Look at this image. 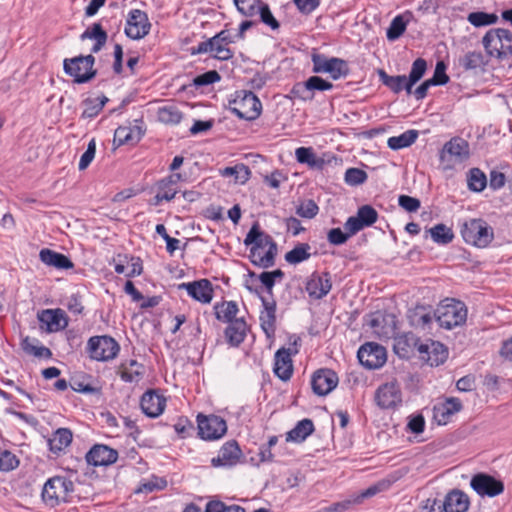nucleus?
<instances>
[{
    "mask_svg": "<svg viewBox=\"0 0 512 512\" xmlns=\"http://www.w3.org/2000/svg\"><path fill=\"white\" fill-rule=\"evenodd\" d=\"M470 149L466 140L454 137L443 146L439 159L443 171L457 169L469 159Z\"/></svg>",
    "mask_w": 512,
    "mask_h": 512,
    "instance_id": "obj_1",
    "label": "nucleus"
},
{
    "mask_svg": "<svg viewBox=\"0 0 512 512\" xmlns=\"http://www.w3.org/2000/svg\"><path fill=\"white\" fill-rule=\"evenodd\" d=\"M435 319L445 329H452L466 322L467 308L461 301L446 299L434 312Z\"/></svg>",
    "mask_w": 512,
    "mask_h": 512,
    "instance_id": "obj_2",
    "label": "nucleus"
},
{
    "mask_svg": "<svg viewBox=\"0 0 512 512\" xmlns=\"http://www.w3.org/2000/svg\"><path fill=\"white\" fill-rule=\"evenodd\" d=\"M74 492V483L66 476L57 475L49 478L42 489V499L49 506L67 502Z\"/></svg>",
    "mask_w": 512,
    "mask_h": 512,
    "instance_id": "obj_3",
    "label": "nucleus"
},
{
    "mask_svg": "<svg viewBox=\"0 0 512 512\" xmlns=\"http://www.w3.org/2000/svg\"><path fill=\"white\" fill-rule=\"evenodd\" d=\"M482 44L489 56L506 58L512 48V33L503 28L490 29L484 35Z\"/></svg>",
    "mask_w": 512,
    "mask_h": 512,
    "instance_id": "obj_4",
    "label": "nucleus"
},
{
    "mask_svg": "<svg viewBox=\"0 0 512 512\" xmlns=\"http://www.w3.org/2000/svg\"><path fill=\"white\" fill-rule=\"evenodd\" d=\"M461 235L467 244L478 248L487 247L494 238L493 229L482 219H470L461 228Z\"/></svg>",
    "mask_w": 512,
    "mask_h": 512,
    "instance_id": "obj_5",
    "label": "nucleus"
},
{
    "mask_svg": "<svg viewBox=\"0 0 512 512\" xmlns=\"http://www.w3.org/2000/svg\"><path fill=\"white\" fill-rule=\"evenodd\" d=\"M95 57L93 55L67 58L63 61L64 72L74 78V82L87 83L96 76L94 69Z\"/></svg>",
    "mask_w": 512,
    "mask_h": 512,
    "instance_id": "obj_6",
    "label": "nucleus"
},
{
    "mask_svg": "<svg viewBox=\"0 0 512 512\" xmlns=\"http://www.w3.org/2000/svg\"><path fill=\"white\" fill-rule=\"evenodd\" d=\"M231 111L240 119L255 120L262 111V104L258 97L251 91H239L235 99L230 103Z\"/></svg>",
    "mask_w": 512,
    "mask_h": 512,
    "instance_id": "obj_7",
    "label": "nucleus"
},
{
    "mask_svg": "<svg viewBox=\"0 0 512 512\" xmlns=\"http://www.w3.org/2000/svg\"><path fill=\"white\" fill-rule=\"evenodd\" d=\"M312 71L317 74L327 73L333 80L346 77L349 67L345 60L337 57H327L324 54L313 53L311 55Z\"/></svg>",
    "mask_w": 512,
    "mask_h": 512,
    "instance_id": "obj_8",
    "label": "nucleus"
},
{
    "mask_svg": "<svg viewBox=\"0 0 512 512\" xmlns=\"http://www.w3.org/2000/svg\"><path fill=\"white\" fill-rule=\"evenodd\" d=\"M90 357L97 361H108L119 352L118 343L110 336H93L87 344Z\"/></svg>",
    "mask_w": 512,
    "mask_h": 512,
    "instance_id": "obj_9",
    "label": "nucleus"
},
{
    "mask_svg": "<svg viewBox=\"0 0 512 512\" xmlns=\"http://www.w3.org/2000/svg\"><path fill=\"white\" fill-rule=\"evenodd\" d=\"M151 23L148 15L140 9H132L127 16L125 34L132 40H140L149 34Z\"/></svg>",
    "mask_w": 512,
    "mask_h": 512,
    "instance_id": "obj_10",
    "label": "nucleus"
},
{
    "mask_svg": "<svg viewBox=\"0 0 512 512\" xmlns=\"http://www.w3.org/2000/svg\"><path fill=\"white\" fill-rule=\"evenodd\" d=\"M198 434L204 440H216L225 435L227 425L224 419L219 416L210 415L197 416Z\"/></svg>",
    "mask_w": 512,
    "mask_h": 512,
    "instance_id": "obj_11",
    "label": "nucleus"
},
{
    "mask_svg": "<svg viewBox=\"0 0 512 512\" xmlns=\"http://www.w3.org/2000/svg\"><path fill=\"white\" fill-rule=\"evenodd\" d=\"M470 486L481 497L492 498L504 491L503 482L486 473L475 474L471 478Z\"/></svg>",
    "mask_w": 512,
    "mask_h": 512,
    "instance_id": "obj_12",
    "label": "nucleus"
},
{
    "mask_svg": "<svg viewBox=\"0 0 512 512\" xmlns=\"http://www.w3.org/2000/svg\"><path fill=\"white\" fill-rule=\"evenodd\" d=\"M359 362L368 369H376L386 362V350L383 346L368 342L363 344L357 353Z\"/></svg>",
    "mask_w": 512,
    "mask_h": 512,
    "instance_id": "obj_13",
    "label": "nucleus"
},
{
    "mask_svg": "<svg viewBox=\"0 0 512 512\" xmlns=\"http://www.w3.org/2000/svg\"><path fill=\"white\" fill-rule=\"evenodd\" d=\"M414 346L422 361L430 366H439L447 359V349L440 342L428 341L426 343L414 342Z\"/></svg>",
    "mask_w": 512,
    "mask_h": 512,
    "instance_id": "obj_14",
    "label": "nucleus"
},
{
    "mask_svg": "<svg viewBox=\"0 0 512 512\" xmlns=\"http://www.w3.org/2000/svg\"><path fill=\"white\" fill-rule=\"evenodd\" d=\"M40 330L52 333L67 327L68 321L65 312L61 309H45L37 315Z\"/></svg>",
    "mask_w": 512,
    "mask_h": 512,
    "instance_id": "obj_15",
    "label": "nucleus"
},
{
    "mask_svg": "<svg viewBox=\"0 0 512 512\" xmlns=\"http://www.w3.org/2000/svg\"><path fill=\"white\" fill-rule=\"evenodd\" d=\"M338 384V376L331 369L317 370L312 377L313 392L319 396L329 394Z\"/></svg>",
    "mask_w": 512,
    "mask_h": 512,
    "instance_id": "obj_16",
    "label": "nucleus"
},
{
    "mask_svg": "<svg viewBox=\"0 0 512 512\" xmlns=\"http://www.w3.org/2000/svg\"><path fill=\"white\" fill-rule=\"evenodd\" d=\"M86 461L93 466H109L118 459V452L107 445L96 444L86 454Z\"/></svg>",
    "mask_w": 512,
    "mask_h": 512,
    "instance_id": "obj_17",
    "label": "nucleus"
},
{
    "mask_svg": "<svg viewBox=\"0 0 512 512\" xmlns=\"http://www.w3.org/2000/svg\"><path fill=\"white\" fill-rule=\"evenodd\" d=\"M178 288L185 289L189 296L201 303H210L213 298V288L207 279L181 283Z\"/></svg>",
    "mask_w": 512,
    "mask_h": 512,
    "instance_id": "obj_18",
    "label": "nucleus"
},
{
    "mask_svg": "<svg viewBox=\"0 0 512 512\" xmlns=\"http://www.w3.org/2000/svg\"><path fill=\"white\" fill-rule=\"evenodd\" d=\"M331 288V277L328 272L321 275L313 273L306 283V291L314 299L323 298L330 292Z\"/></svg>",
    "mask_w": 512,
    "mask_h": 512,
    "instance_id": "obj_19",
    "label": "nucleus"
},
{
    "mask_svg": "<svg viewBox=\"0 0 512 512\" xmlns=\"http://www.w3.org/2000/svg\"><path fill=\"white\" fill-rule=\"evenodd\" d=\"M462 403L458 398L450 397L438 403L433 408V417L440 425H446L451 417L462 410Z\"/></svg>",
    "mask_w": 512,
    "mask_h": 512,
    "instance_id": "obj_20",
    "label": "nucleus"
},
{
    "mask_svg": "<svg viewBox=\"0 0 512 512\" xmlns=\"http://www.w3.org/2000/svg\"><path fill=\"white\" fill-rule=\"evenodd\" d=\"M141 409L148 417H158L165 409L166 399L153 390L143 394L140 401Z\"/></svg>",
    "mask_w": 512,
    "mask_h": 512,
    "instance_id": "obj_21",
    "label": "nucleus"
},
{
    "mask_svg": "<svg viewBox=\"0 0 512 512\" xmlns=\"http://www.w3.org/2000/svg\"><path fill=\"white\" fill-rule=\"evenodd\" d=\"M376 402L383 409L395 407L401 402V392L397 384L386 383L376 392Z\"/></svg>",
    "mask_w": 512,
    "mask_h": 512,
    "instance_id": "obj_22",
    "label": "nucleus"
},
{
    "mask_svg": "<svg viewBox=\"0 0 512 512\" xmlns=\"http://www.w3.org/2000/svg\"><path fill=\"white\" fill-rule=\"evenodd\" d=\"M241 450L236 441H228L219 451L217 457L212 459V465L217 466H232L235 465L241 457Z\"/></svg>",
    "mask_w": 512,
    "mask_h": 512,
    "instance_id": "obj_23",
    "label": "nucleus"
},
{
    "mask_svg": "<svg viewBox=\"0 0 512 512\" xmlns=\"http://www.w3.org/2000/svg\"><path fill=\"white\" fill-rule=\"evenodd\" d=\"M291 354V350L284 347L275 353L274 373L283 381L289 380L293 373Z\"/></svg>",
    "mask_w": 512,
    "mask_h": 512,
    "instance_id": "obj_24",
    "label": "nucleus"
},
{
    "mask_svg": "<svg viewBox=\"0 0 512 512\" xmlns=\"http://www.w3.org/2000/svg\"><path fill=\"white\" fill-rule=\"evenodd\" d=\"M444 512H466L469 508L468 496L460 490H452L442 501Z\"/></svg>",
    "mask_w": 512,
    "mask_h": 512,
    "instance_id": "obj_25",
    "label": "nucleus"
},
{
    "mask_svg": "<svg viewBox=\"0 0 512 512\" xmlns=\"http://www.w3.org/2000/svg\"><path fill=\"white\" fill-rule=\"evenodd\" d=\"M244 244L246 246L252 245L251 248H257V249H264L265 247H268L267 250H272V245L277 246L273 238L265 234L259 229L258 223H255L249 232L247 233Z\"/></svg>",
    "mask_w": 512,
    "mask_h": 512,
    "instance_id": "obj_26",
    "label": "nucleus"
},
{
    "mask_svg": "<svg viewBox=\"0 0 512 512\" xmlns=\"http://www.w3.org/2000/svg\"><path fill=\"white\" fill-rule=\"evenodd\" d=\"M264 310L260 313L261 327L267 337H272L275 333L276 323V303L275 301H268L261 297Z\"/></svg>",
    "mask_w": 512,
    "mask_h": 512,
    "instance_id": "obj_27",
    "label": "nucleus"
},
{
    "mask_svg": "<svg viewBox=\"0 0 512 512\" xmlns=\"http://www.w3.org/2000/svg\"><path fill=\"white\" fill-rule=\"evenodd\" d=\"M39 258L45 265L56 269H71L74 267L73 262L67 256L48 248H43L39 252Z\"/></svg>",
    "mask_w": 512,
    "mask_h": 512,
    "instance_id": "obj_28",
    "label": "nucleus"
},
{
    "mask_svg": "<svg viewBox=\"0 0 512 512\" xmlns=\"http://www.w3.org/2000/svg\"><path fill=\"white\" fill-rule=\"evenodd\" d=\"M410 324L416 329H429L435 319L434 312L425 306H417L408 315Z\"/></svg>",
    "mask_w": 512,
    "mask_h": 512,
    "instance_id": "obj_29",
    "label": "nucleus"
},
{
    "mask_svg": "<svg viewBox=\"0 0 512 512\" xmlns=\"http://www.w3.org/2000/svg\"><path fill=\"white\" fill-rule=\"evenodd\" d=\"M228 323L229 325L225 330L226 338L232 346H238L246 336V322L243 318H238Z\"/></svg>",
    "mask_w": 512,
    "mask_h": 512,
    "instance_id": "obj_30",
    "label": "nucleus"
},
{
    "mask_svg": "<svg viewBox=\"0 0 512 512\" xmlns=\"http://www.w3.org/2000/svg\"><path fill=\"white\" fill-rule=\"evenodd\" d=\"M277 254V246L272 245V250H267L264 252V249L260 248H251L249 258L251 262L262 268L272 267L275 263V256Z\"/></svg>",
    "mask_w": 512,
    "mask_h": 512,
    "instance_id": "obj_31",
    "label": "nucleus"
},
{
    "mask_svg": "<svg viewBox=\"0 0 512 512\" xmlns=\"http://www.w3.org/2000/svg\"><path fill=\"white\" fill-rule=\"evenodd\" d=\"M390 322L387 323V317L381 313H376L370 320V326L374 332L381 338H391L395 334L394 321L391 317Z\"/></svg>",
    "mask_w": 512,
    "mask_h": 512,
    "instance_id": "obj_32",
    "label": "nucleus"
},
{
    "mask_svg": "<svg viewBox=\"0 0 512 512\" xmlns=\"http://www.w3.org/2000/svg\"><path fill=\"white\" fill-rule=\"evenodd\" d=\"M72 432L68 428L57 429L49 439L50 450L58 453L67 448L72 442Z\"/></svg>",
    "mask_w": 512,
    "mask_h": 512,
    "instance_id": "obj_33",
    "label": "nucleus"
},
{
    "mask_svg": "<svg viewBox=\"0 0 512 512\" xmlns=\"http://www.w3.org/2000/svg\"><path fill=\"white\" fill-rule=\"evenodd\" d=\"M296 159L301 164H307L311 168L322 169L325 160L317 157L311 147H299L295 151Z\"/></svg>",
    "mask_w": 512,
    "mask_h": 512,
    "instance_id": "obj_34",
    "label": "nucleus"
},
{
    "mask_svg": "<svg viewBox=\"0 0 512 512\" xmlns=\"http://www.w3.org/2000/svg\"><path fill=\"white\" fill-rule=\"evenodd\" d=\"M144 132L145 130H114L113 144L117 147L134 146L142 139Z\"/></svg>",
    "mask_w": 512,
    "mask_h": 512,
    "instance_id": "obj_35",
    "label": "nucleus"
},
{
    "mask_svg": "<svg viewBox=\"0 0 512 512\" xmlns=\"http://www.w3.org/2000/svg\"><path fill=\"white\" fill-rule=\"evenodd\" d=\"M379 76L384 85L394 93L405 90L408 94L412 93V88H408V78L405 75L390 76L384 71H380Z\"/></svg>",
    "mask_w": 512,
    "mask_h": 512,
    "instance_id": "obj_36",
    "label": "nucleus"
},
{
    "mask_svg": "<svg viewBox=\"0 0 512 512\" xmlns=\"http://www.w3.org/2000/svg\"><path fill=\"white\" fill-rule=\"evenodd\" d=\"M314 431V424L310 419L299 421L296 426L287 433L286 440L293 442L304 441Z\"/></svg>",
    "mask_w": 512,
    "mask_h": 512,
    "instance_id": "obj_37",
    "label": "nucleus"
},
{
    "mask_svg": "<svg viewBox=\"0 0 512 512\" xmlns=\"http://www.w3.org/2000/svg\"><path fill=\"white\" fill-rule=\"evenodd\" d=\"M22 348L25 353L37 358L49 359L52 356V352L49 348L40 345L37 339L28 336L22 340Z\"/></svg>",
    "mask_w": 512,
    "mask_h": 512,
    "instance_id": "obj_38",
    "label": "nucleus"
},
{
    "mask_svg": "<svg viewBox=\"0 0 512 512\" xmlns=\"http://www.w3.org/2000/svg\"><path fill=\"white\" fill-rule=\"evenodd\" d=\"M311 256V246L308 243H299L292 250L288 251L284 258L291 265L306 261Z\"/></svg>",
    "mask_w": 512,
    "mask_h": 512,
    "instance_id": "obj_39",
    "label": "nucleus"
},
{
    "mask_svg": "<svg viewBox=\"0 0 512 512\" xmlns=\"http://www.w3.org/2000/svg\"><path fill=\"white\" fill-rule=\"evenodd\" d=\"M417 130H406L399 136L390 137L387 145L392 150H399L411 146L417 139Z\"/></svg>",
    "mask_w": 512,
    "mask_h": 512,
    "instance_id": "obj_40",
    "label": "nucleus"
},
{
    "mask_svg": "<svg viewBox=\"0 0 512 512\" xmlns=\"http://www.w3.org/2000/svg\"><path fill=\"white\" fill-rule=\"evenodd\" d=\"M143 375V366L135 360L123 364L120 371L121 379L125 382H138Z\"/></svg>",
    "mask_w": 512,
    "mask_h": 512,
    "instance_id": "obj_41",
    "label": "nucleus"
},
{
    "mask_svg": "<svg viewBox=\"0 0 512 512\" xmlns=\"http://www.w3.org/2000/svg\"><path fill=\"white\" fill-rule=\"evenodd\" d=\"M216 318L223 322H230L236 318L238 306L234 301L222 302L216 304L215 307Z\"/></svg>",
    "mask_w": 512,
    "mask_h": 512,
    "instance_id": "obj_42",
    "label": "nucleus"
},
{
    "mask_svg": "<svg viewBox=\"0 0 512 512\" xmlns=\"http://www.w3.org/2000/svg\"><path fill=\"white\" fill-rule=\"evenodd\" d=\"M426 233L431 236L435 243L442 245L450 243L454 238L453 231L444 224H437L426 230Z\"/></svg>",
    "mask_w": 512,
    "mask_h": 512,
    "instance_id": "obj_43",
    "label": "nucleus"
},
{
    "mask_svg": "<svg viewBox=\"0 0 512 512\" xmlns=\"http://www.w3.org/2000/svg\"><path fill=\"white\" fill-rule=\"evenodd\" d=\"M220 174L223 177L234 176L235 182L244 184L249 180L251 172L246 165L238 164L233 167H225L224 169H221Z\"/></svg>",
    "mask_w": 512,
    "mask_h": 512,
    "instance_id": "obj_44",
    "label": "nucleus"
},
{
    "mask_svg": "<svg viewBox=\"0 0 512 512\" xmlns=\"http://www.w3.org/2000/svg\"><path fill=\"white\" fill-rule=\"evenodd\" d=\"M467 20L475 27H483L495 24L498 21V16L494 13L478 11L469 13Z\"/></svg>",
    "mask_w": 512,
    "mask_h": 512,
    "instance_id": "obj_45",
    "label": "nucleus"
},
{
    "mask_svg": "<svg viewBox=\"0 0 512 512\" xmlns=\"http://www.w3.org/2000/svg\"><path fill=\"white\" fill-rule=\"evenodd\" d=\"M468 187L475 192H481L487 185L486 175L478 168H472L468 174Z\"/></svg>",
    "mask_w": 512,
    "mask_h": 512,
    "instance_id": "obj_46",
    "label": "nucleus"
},
{
    "mask_svg": "<svg viewBox=\"0 0 512 512\" xmlns=\"http://www.w3.org/2000/svg\"><path fill=\"white\" fill-rule=\"evenodd\" d=\"M177 193L176 187L164 180L157 183V194L154 197V205H159L163 200L171 201Z\"/></svg>",
    "mask_w": 512,
    "mask_h": 512,
    "instance_id": "obj_47",
    "label": "nucleus"
},
{
    "mask_svg": "<svg viewBox=\"0 0 512 512\" xmlns=\"http://www.w3.org/2000/svg\"><path fill=\"white\" fill-rule=\"evenodd\" d=\"M182 115L174 106L163 107L158 110V119L165 125H176L180 123Z\"/></svg>",
    "mask_w": 512,
    "mask_h": 512,
    "instance_id": "obj_48",
    "label": "nucleus"
},
{
    "mask_svg": "<svg viewBox=\"0 0 512 512\" xmlns=\"http://www.w3.org/2000/svg\"><path fill=\"white\" fill-rule=\"evenodd\" d=\"M427 62L423 58H417L411 67L408 78V88H412L425 74Z\"/></svg>",
    "mask_w": 512,
    "mask_h": 512,
    "instance_id": "obj_49",
    "label": "nucleus"
},
{
    "mask_svg": "<svg viewBox=\"0 0 512 512\" xmlns=\"http://www.w3.org/2000/svg\"><path fill=\"white\" fill-rule=\"evenodd\" d=\"M108 99L105 96L97 97L95 99H87L84 104L85 108L82 113L84 118H92L96 116L104 107Z\"/></svg>",
    "mask_w": 512,
    "mask_h": 512,
    "instance_id": "obj_50",
    "label": "nucleus"
},
{
    "mask_svg": "<svg viewBox=\"0 0 512 512\" xmlns=\"http://www.w3.org/2000/svg\"><path fill=\"white\" fill-rule=\"evenodd\" d=\"M406 26L407 23L404 21L403 16H396L387 29V38L391 41L398 39L405 32Z\"/></svg>",
    "mask_w": 512,
    "mask_h": 512,
    "instance_id": "obj_51",
    "label": "nucleus"
},
{
    "mask_svg": "<svg viewBox=\"0 0 512 512\" xmlns=\"http://www.w3.org/2000/svg\"><path fill=\"white\" fill-rule=\"evenodd\" d=\"M364 227L373 225L378 219L377 211L370 205L361 206L356 215Z\"/></svg>",
    "mask_w": 512,
    "mask_h": 512,
    "instance_id": "obj_52",
    "label": "nucleus"
},
{
    "mask_svg": "<svg viewBox=\"0 0 512 512\" xmlns=\"http://www.w3.org/2000/svg\"><path fill=\"white\" fill-rule=\"evenodd\" d=\"M210 41L213 42V45H211V53L214 58L224 61L233 57V52L228 47V44H224L220 42V40L214 42V36L210 38Z\"/></svg>",
    "mask_w": 512,
    "mask_h": 512,
    "instance_id": "obj_53",
    "label": "nucleus"
},
{
    "mask_svg": "<svg viewBox=\"0 0 512 512\" xmlns=\"http://www.w3.org/2000/svg\"><path fill=\"white\" fill-rule=\"evenodd\" d=\"M367 173L359 168H349L345 172V182L351 186L363 184L367 180Z\"/></svg>",
    "mask_w": 512,
    "mask_h": 512,
    "instance_id": "obj_54",
    "label": "nucleus"
},
{
    "mask_svg": "<svg viewBox=\"0 0 512 512\" xmlns=\"http://www.w3.org/2000/svg\"><path fill=\"white\" fill-rule=\"evenodd\" d=\"M291 94L294 98L302 101H311L314 98V93L310 91L307 80L294 84L291 89Z\"/></svg>",
    "mask_w": 512,
    "mask_h": 512,
    "instance_id": "obj_55",
    "label": "nucleus"
},
{
    "mask_svg": "<svg viewBox=\"0 0 512 512\" xmlns=\"http://www.w3.org/2000/svg\"><path fill=\"white\" fill-rule=\"evenodd\" d=\"M234 3L241 14L253 16L257 13L262 2L260 0H234Z\"/></svg>",
    "mask_w": 512,
    "mask_h": 512,
    "instance_id": "obj_56",
    "label": "nucleus"
},
{
    "mask_svg": "<svg viewBox=\"0 0 512 512\" xmlns=\"http://www.w3.org/2000/svg\"><path fill=\"white\" fill-rule=\"evenodd\" d=\"M460 63L466 70L479 68L484 64L483 55L481 52H468Z\"/></svg>",
    "mask_w": 512,
    "mask_h": 512,
    "instance_id": "obj_57",
    "label": "nucleus"
},
{
    "mask_svg": "<svg viewBox=\"0 0 512 512\" xmlns=\"http://www.w3.org/2000/svg\"><path fill=\"white\" fill-rule=\"evenodd\" d=\"M221 76L216 70L207 71L201 75L196 76L192 83L196 87L208 86L210 84L220 81Z\"/></svg>",
    "mask_w": 512,
    "mask_h": 512,
    "instance_id": "obj_58",
    "label": "nucleus"
},
{
    "mask_svg": "<svg viewBox=\"0 0 512 512\" xmlns=\"http://www.w3.org/2000/svg\"><path fill=\"white\" fill-rule=\"evenodd\" d=\"M205 512H245V509L238 505L227 506L221 501L213 500L207 503Z\"/></svg>",
    "mask_w": 512,
    "mask_h": 512,
    "instance_id": "obj_59",
    "label": "nucleus"
},
{
    "mask_svg": "<svg viewBox=\"0 0 512 512\" xmlns=\"http://www.w3.org/2000/svg\"><path fill=\"white\" fill-rule=\"evenodd\" d=\"M319 211L317 204L313 200H306L302 202L296 209L297 215L302 218H314Z\"/></svg>",
    "mask_w": 512,
    "mask_h": 512,
    "instance_id": "obj_60",
    "label": "nucleus"
},
{
    "mask_svg": "<svg viewBox=\"0 0 512 512\" xmlns=\"http://www.w3.org/2000/svg\"><path fill=\"white\" fill-rule=\"evenodd\" d=\"M393 348L395 353L401 358H409L413 349H416L415 346H412L405 337L396 338Z\"/></svg>",
    "mask_w": 512,
    "mask_h": 512,
    "instance_id": "obj_61",
    "label": "nucleus"
},
{
    "mask_svg": "<svg viewBox=\"0 0 512 512\" xmlns=\"http://www.w3.org/2000/svg\"><path fill=\"white\" fill-rule=\"evenodd\" d=\"M257 13L260 14L261 21L271 29L276 30L279 28V22L275 19L267 4L261 3Z\"/></svg>",
    "mask_w": 512,
    "mask_h": 512,
    "instance_id": "obj_62",
    "label": "nucleus"
},
{
    "mask_svg": "<svg viewBox=\"0 0 512 512\" xmlns=\"http://www.w3.org/2000/svg\"><path fill=\"white\" fill-rule=\"evenodd\" d=\"M96 153V142L95 139H91L88 143L86 151L82 154L78 168L80 171L85 170L91 164Z\"/></svg>",
    "mask_w": 512,
    "mask_h": 512,
    "instance_id": "obj_63",
    "label": "nucleus"
},
{
    "mask_svg": "<svg viewBox=\"0 0 512 512\" xmlns=\"http://www.w3.org/2000/svg\"><path fill=\"white\" fill-rule=\"evenodd\" d=\"M428 80L432 85H445L449 81V77L446 74V65L443 61L437 62L433 77Z\"/></svg>",
    "mask_w": 512,
    "mask_h": 512,
    "instance_id": "obj_64",
    "label": "nucleus"
}]
</instances>
